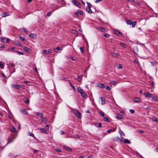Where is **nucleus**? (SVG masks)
<instances>
[{
  "label": "nucleus",
  "instance_id": "nucleus-56",
  "mask_svg": "<svg viewBox=\"0 0 158 158\" xmlns=\"http://www.w3.org/2000/svg\"><path fill=\"white\" fill-rule=\"evenodd\" d=\"M51 14H52L51 12H48V13L47 14V15L49 17L51 15Z\"/></svg>",
  "mask_w": 158,
  "mask_h": 158
},
{
  "label": "nucleus",
  "instance_id": "nucleus-40",
  "mask_svg": "<svg viewBox=\"0 0 158 158\" xmlns=\"http://www.w3.org/2000/svg\"><path fill=\"white\" fill-rule=\"evenodd\" d=\"M80 50L81 51V52L82 53H83L84 52V48L82 47H81L80 48Z\"/></svg>",
  "mask_w": 158,
  "mask_h": 158
},
{
  "label": "nucleus",
  "instance_id": "nucleus-13",
  "mask_svg": "<svg viewBox=\"0 0 158 158\" xmlns=\"http://www.w3.org/2000/svg\"><path fill=\"white\" fill-rule=\"evenodd\" d=\"M113 139L114 141H117L118 142H122L123 141L122 139H120L119 138V137L118 136H116L115 137H114V138Z\"/></svg>",
  "mask_w": 158,
  "mask_h": 158
},
{
  "label": "nucleus",
  "instance_id": "nucleus-58",
  "mask_svg": "<svg viewBox=\"0 0 158 158\" xmlns=\"http://www.w3.org/2000/svg\"><path fill=\"white\" fill-rule=\"evenodd\" d=\"M10 65L12 67H14L15 66V65L13 63H10Z\"/></svg>",
  "mask_w": 158,
  "mask_h": 158
},
{
  "label": "nucleus",
  "instance_id": "nucleus-2",
  "mask_svg": "<svg viewBox=\"0 0 158 158\" xmlns=\"http://www.w3.org/2000/svg\"><path fill=\"white\" fill-rule=\"evenodd\" d=\"M36 115L37 116H39L40 117L41 119V121L42 122H44L45 123H48V120L47 118H43V114L41 113L37 112Z\"/></svg>",
  "mask_w": 158,
  "mask_h": 158
},
{
  "label": "nucleus",
  "instance_id": "nucleus-23",
  "mask_svg": "<svg viewBox=\"0 0 158 158\" xmlns=\"http://www.w3.org/2000/svg\"><path fill=\"white\" fill-rule=\"evenodd\" d=\"M20 111L23 114H28V112L26 111L25 109H21L20 110Z\"/></svg>",
  "mask_w": 158,
  "mask_h": 158
},
{
  "label": "nucleus",
  "instance_id": "nucleus-45",
  "mask_svg": "<svg viewBox=\"0 0 158 158\" xmlns=\"http://www.w3.org/2000/svg\"><path fill=\"white\" fill-rule=\"evenodd\" d=\"M153 120L154 121L156 122L157 123H158V120L157 119L156 117H154L153 118Z\"/></svg>",
  "mask_w": 158,
  "mask_h": 158
},
{
  "label": "nucleus",
  "instance_id": "nucleus-52",
  "mask_svg": "<svg viewBox=\"0 0 158 158\" xmlns=\"http://www.w3.org/2000/svg\"><path fill=\"white\" fill-rule=\"evenodd\" d=\"M131 114H133L135 112V111L134 110L132 109H130L129 110Z\"/></svg>",
  "mask_w": 158,
  "mask_h": 158
},
{
  "label": "nucleus",
  "instance_id": "nucleus-9",
  "mask_svg": "<svg viewBox=\"0 0 158 158\" xmlns=\"http://www.w3.org/2000/svg\"><path fill=\"white\" fill-rule=\"evenodd\" d=\"M40 130L42 133L46 134H48V131L44 128H41L40 129Z\"/></svg>",
  "mask_w": 158,
  "mask_h": 158
},
{
  "label": "nucleus",
  "instance_id": "nucleus-4",
  "mask_svg": "<svg viewBox=\"0 0 158 158\" xmlns=\"http://www.w3.org/2000/svg\"><path fill=\"white\" fill-rule=\"evenodd\" d=\"M74 113L77 117L81 118V113L78 110H75L74 111Z\"/></svg>",
  "mask_w": 158,
  "mask_h": 158
},
{
  "label": "nucleus",
  "instance_id": "nucleus-64",
  "mask_svg": "<svg viewBox=\"0 0 158 158\" xmlns=\"http://www.w3.org/2000/svg\"><path fill=\"white\" fill-rule=\"evenodd\" d=\"M88 157L89 158H93V156L92 155H90L88 156Z\"/></svg>",
  "mask_w": 158,
  "mask_h": 158
},
{
  "label": "nucleus",
  "instance_id": "nucleus-12",
  "mask_svg": "<svg viewBox=\"0 0 158 158\" xmlns=\"http://www.w3.org/2000/svg\"><path fill=\"white\" fill-rule=\"evenodd\" d=\"M144 96L147 98H150L152 96V94L149 92H146L143 94Z\"/></svg>",
  "mask_w": 158,
  "mask_h": 158
},
{
  "label": "nucleus",
  "instance_id": "nucleus-30",
  "mask_svg": "<svg viewBox=\"0 0 158 158\" xmlns=\"http://www.w3.org/2000/svg\"><path fill=\"white\" fill-rule=\"evenodd\" d=\"M63 147L68 151H72V149L68 147L64 146Z\"/></svg>",
  "mask_w": 158,
  "mask_h": 158
},
{
  "label": "nucleus",
  "instance_id": "nucleus-49",
  "mask_svg": "<svg viewBox=\"0 0 158 158\" xmlns=\"http://www.w3.org/2000/svg\"><path fill=\"white\" fill-rule=\"evenodd\" d=\"M103 119H104V121L106 122H109V121H108V118L106 117H105Z\"/></svg>",
  "mask_w": 158,
  "mask_h": 158
},
{
  "label": "nucleus",
  "instance_id": "nucleus-24",
  "mask_svg": "<svg viewBox=\"0 0 158 158\" xmlns=\"http://www.w3.org/2000/svg\"><path fill=\"white\" fill-rule=\"evenodd\" d=\"M134 101L136 102H141L140 99L138 98H135L133 99Z\"/></svg>",
  "mask_w": 158,
  "mask_h": 158
},
{
  "label": "nucleus",
  "instance_id": "nucleus-18",
  "mask_svg": "<svg viewBox=\"0 0 158 158\" xmlns=\"http://www.w3.org/2000/svg\"><path fill=\"white\" fill-rule=\"evenodd\" d=\"M114 32L115 34L118 35L119 36H120L122 34L121 32L116 29L114 30Z\"/></svg>",
  "mask_w": 158,
  "mask_h": 158
},
{
  "label": "nucleus",
  "instance_id": "nucleus-54",
  "mask_svg": "<svg viewBox=\"0 0 158 158\" xmlns=\"http://www.w3.org/2000/svg\"><path fill=\"white\" fill-rule=\"evenodd\" d=\"M4 67V65L0 61V68H2Z\"/></svg>",
  "mask_w": 158,
  "mask_h": 158
},
{
  "label": "nucleus",
  "instance_id": "nucleus-31",
  "mask_svg": "<svg viewBox=\"0 0 158 158\" xmlns=\"http://www.w3.org/2000/svg\"><path fill=\"white\" fill-rule=\"evenodd\" d=\"M54 50L55 52H56L57 51L59 50H61L62 49H61L59 47H57L56 48H55L54 49Z\"/></svg>",
  "mask_w": 158,
  "mask_h": 158
},
{
  "label": "nucleus",
  "instance_id": "nucleus-47",
  "mask_svg": "<svg viewBox=\"0 0 158 158\" xmlns=\"http://www.w3.org/2000/svg\"><path fill=\"white\" fill-rule=\"evenodd\" d=\"M24 82L27 85H30V82L29 81H24Z\"/></svg>",
  "mask_w": 158,
  "mask_h": 158
},
{
  "label": "nucleus",
  "instance_id": "nucleus-26",
  "mask_svg": "<svg viewBox=\"0 0 158 158\" xmlns=\"http://www.w3.org/2000/svg\"><path fill=\"white\" fill-rule=\"evenodd\" d=\"M112 56H113L118 58L119 56V55L117 53L113 52L112 53Z\"/></svg>",
  "mask_w": 158,
  "mask_h": 158
},
{
  "label": "nucleus",
  "instance_id": "nucleus-15",
  "mask_svg": "<svg viewBox=\"0 0 158 158\" xmlns=\"http://www.w3.org/2000/svg\"><path fill=\"white\" fill-rule=\"evenodd\" d=\"M100 99L101 100V104L102 105H104L105 103V99L104 98L100 97Z\"/></svg>",
  "mask_w": 158,
  "mask_h": 158
},
{
  "label": "nucleus",
  "instance_id": "nucleus-21",
  "mask_svg": "<svg viewBox=\"0 0 158 158\" xmlns=\"http://www.w3.org/2000/svg\"><path fill=\"white\" fill-rule=\"evenodd\" d=\"M29 36L33 39H35L36 38V35L34 34H29Z\"/></svg>",
  "mask_w": 158,
  "mask_h": 158
},
{
  "label": "nucleus",
  "instance_id": "nucleus-35",
  "mask_svg": "<svg viewBox=\"0 0 158 158\" xmlns=\"http://www.w3.org/2000/svg\"><path fill=\"white\" fill-rule=\"evenodd\" d=\"M123 68L122 65L121 64H118L117 66V69H122Z\"/></svg>",
  "mask_w": 158,
  "mask_h": 158
},
{
  "label": "nucleus",
  "instance_id": "nucleus-25",
  "mask_svg": "<svg viewBox=\"0 0 158 158\" xmlns=\"http://www.w3.org/2000/svg\"><path fill=\"white\" fill-rule=\"evenodd\" d=\"M110 84L111 85L115 86L117 84V82L116 81H111L110 82Z\"/></svg>",
  "mask_w": 158,
  "mask_h": 158
},
{
  "label": "nucleus",
  "instance_id": "nucleus-8",
  "mask_svg": "<svg viewBox=\"0 0 158 158\" xmlns=\"http://www.w3.org/2000/svg\"><path fill=\"white\" fill-rule=\"evenodd\" d=\"M72 3L74 5L77 6L78 7L80 8L81 7V5L79 3L77 2V1H72Z\"/></svg>",
  "mask_w": 158,
  "mask_h": 158
},
{
  "label": "nucleus",
  "instance_id": "nucleus-50",
  "mask_svg": "<svg viewBox=\"0 0 158 158\" xmlns=\"http://www.w3.org/2000/svg\"><path fill=\"white\" fill-rule=\"evenodd\" d=\"M99 113L100 114L102 115V116L104 117L105 115L104 114V113L103 112L100 111L99 112Z\"/></svg>",
  "mask_w": 158,
  "mask_h": 158
},
{
  "label": "nucleus",
  "instance_id": "nucleus-20",
  "mask_svg": "<svg viewBox=\"0 0 158 158\" xmlns=\"http://www.w3.org/2000/svg\"><path fill=\"white\" fill-rule=\"evenodd\" d=\"M116 117L117 119H122L123 118V116L119 114H116Z\"/></svg>",
  "mask_w": 158,
  "mask_h": 158
},
{
  "label": "nucleus",
  "instance_id": "nucleus-27",
  "mask_svg": "<svg viewBox=\"0 0 158 158\" xmlns=\"http://www.w3.org/2000/svg\"><path fill=\"white\" fill-rule=\"evenodd\" d=\"M70 32L72 33L76 34L77 36L78 35V34H77V31L75 30L72 29L71 30Z\"/></svg>",
  "mask_w": 158,
  "mask_h": 158
},
{
  "label": "nucleus",
  "instance_id": "nucleus-44",
  "mask_svg": "<svg viewBox=\"0 0 158 158\" xmlns=\"http://www.w3.org/2000/svg\"><path fill=\"white\" fill-rule=\"evenodd\" d=\"M19 39L22 41H24L25 39L24 37H22L21 36H19Z\"/></svg>",
  "mask_w": 158,
  "mask_h": 158
},
{
  "label": "nucleus",
  "instance_id": "nucleus-1",
  "mask_svg": "<svg viewBox=\"0 0 158 158\" xmlns=\"http://www.w3.org/2000/svg\"><path fill=\"white\" fill-rule=\"evenodd\" d=\"M78 91L80 94L81 96L84 98H86L87 95L86 93L80 87H78L77 88Z\"/></svg>",
  "mask_w": 158,
  "mask_h": 158
},
{
  "label": "nucleus",
  "instance_id": "nucleus-6",
  "mask_svg": "<svg viewBox=\"0 0 158 158\" xmlns=\"http://www.w3.org/2000/svg\"><path fill=\"white\" fill-rule=\"evenodd\" d=\"M23 50L29 53V54H31V50L28 47L26 46H23Z\"/></svg>",
  "mask_w": 158,
  "mask_h": 158
},
{
  "label": "nucleus",
  "instance_id": "nucleus-28",
  "mask_svg": "<svg viewBox=\"0 0 158 158\" xmlns=\"http://www.w3.org/2000/svg\"><path fill=\"white\" fill-rule=\"evenodd\" d=\"M86 10L89 14L92 13H93L92 10L90 9V7H87V8H86Z\"/></svg>",
  "mask_w": 158,
  "mask_h": 158
},
{
  "label": "nucleus",
  "instance_id": "nucleus-33",
  "mask_svg": "<svg viewBox=\"0 0 158 158\" xmlns=\"http://www.w3.org/2000/svg\"><path fill=\"white\" fill-rule=\"evenodd\" d=\"M27 135H29V136H30L31 137H33L34 138H35V137L34 135L32 133H31V132H30L29 131L27 132Z\"/></svg>",
  "mask_w": 158,
  "mask_h": 158
},
{
  "label": "nucleus",
  "instance_id": "nucleus-22",
  "mask_svg": "<svg viewBox=\"0 0 158 158\" xmlns=\"http://www.w3.org/2000/svg\"><path fill=\"white\" fill-rule=\"evenodd\" d=\"M133 51L135 54H137L136 52L138 51V49L137 47L136 46H135L133 48Z\"/></svg>",
  "mask_w": 158,
  "mask_h": 158
},
{
  "label": "nucleus",
  "instance_id": "nucleus-51",
  "mask_svg": "<svg viewBox=\"0 0 158 158\" xmlns=\"http://www.w3.org/2000/svg\"><path fill=\"white\" fill-rule=\"evenodd\" d=\"M104 36L106 37V38H108L109 37L110 35H109L108 34H105L104 35Z\"/></svg>",
  "mask_w": 158,
  "mask_h": 158
},
{
  "label": "nucleus",
  "instance_id": "nucleus-63",
  "mask_svg": "<svg viewBox=\"0 0 158 158\" xmlns=\"http://www.w3.org/2000/svg\"><path fill=\"white\" fill-rule=\"evenodd\" d=\"M70 58L73 60H75V59L74 58V57H73V56H71L70 57Z\"/></svg>",
  "mask_w": 158,
  "mask_h": 158
},
{
  "label": "nucleus",
  "instance_id": "nucleus-62",
  "mask_svg": "<svg viewBox=\"0 0 158 158\" xmlns=\"http://www.w3.org/2000/svg\"><path fill=\"white\" fill-rule=\"evenodd\" d=\"M33 151H34V153H36V152H38V151L37 150H35V149H33Z\"/></svg>",
  "mask_w": 158,
  "mask_h": 158
},
{
  "label": "nucleus",
  "instance_id": "nucleus-39",
  "mask_svg": "<svg viewBox=\"0 0 158 158\" xmlns=\"http://www.w3.org/2000/svg\"><path fill=\"white\" fill-rule=\"evenodd\" d=\"M11 131L13 132H16V129L15 128L13 127L11 129Z\"/></svg>",
  "mask_w": 158,
  "mask_h": 158
},
{
  "label": "nucleus",
  "instance_id": "nucleus-17",
  "mask_svg": "<svg viewBox=\"0 0 158 158\" xmlns=\"http://www.w3.org/2000/svg\"><path fill=\"white\" fill-rule=\"evenodd\" d=\"M0 15L2 17H5L9 15V14L8 13L6 12L1 13Z\"/></svg>",
  "mask_w": 158,
  "mask_h": 158
},
{
  "label": "nucleus",
  "instance_id": "nucleus-32",
  "mask_svg": "<svg viewBox=\"0 0 158 158\" xmlns=\"http://www.w3.org/2000/svg\"><path fill=\"white\" fill-rule=\"evenodd\" d=\"M124 142L125 143H127L128 144H130L131 143V142L127 139H125Z\"/></svg>",
  "mask_w": 158,
  "mask_h": 158
},
{
  "label": "nucleus",
  "instance_id": "nucleus-42",
  "mask_svg": "<svg viewBox=\"0 0 158 158\" xmlns=\"http://www.w3.org/2000/svg\"><path fill=\"white\" fill-rule=\"evenodd\" d=\"M134 2L135 4H137L139 6L140 5V3L138 2V1H133Z\"/></svg>",
  "mask_w": 158,
  "mask_h": 158
},
{
  "label": "nucleus",
  "instance_id": "nucleus-61",
  "mask_svg": "<svg viewBox=\"0 0 158 158\" xmlns=\"http://www.w3.org/2000/svg\"><path fill=\"white\" fill-rule=\"evenodd\" d=\"M112 130H112V129H109V130H107V132L108 133H110V132H111V131H112Z\"/></svg>",
  "mask_w": 158,
  "mask_h": 158
},
{
  "label": "nucleus",
  "instance_id": "nucleus-3",
  "mask_svg": "<svg viewBox=\"0 0 158 158\" xmlns=\"http://www.w3.org/2000/svg\"><path fill=\"white\" fill-rule=\"evenodd\" d=\"M125 21L127 24L131 25L132 27H134L137 24V22L136 21L132 22L129 19H126Z\"/></svg>",
  "mask_w": 158,
  "mask_h": 158
},
{
  "label": "nucleus",
  "instance_id": "nucleus-7",
  "mask_svg": "<svg viewBox=\"0 0 158 158\" xmlns=\"http://www.w3.org/2000/svg\"><path fill=\"white\" fill-rule=\"evenodd\" d=\"M52 50L49 49L48 50H44L42 52V53L43 54L47 55L52 53Z\"/></svg>",
  "mask_w": 158,
  "mask_h": 158
},
{
  "label": "nucleus",
  "instance_id": "nucleus-38",
  "mask_svg": "<svg viewBox=\"0 0 158 158\" xmlns=\"http://www.w3.org/2000/svg\"><path fill=\"white\" fill-rule=\"evenodd\" d=\"M82 76H78L77 77L78 81H81L82 80Z\"/></svg>",
  "mask_w": 158,
  "mask_h": 158
},
{
  "label": "nucleus",
  "instance_id": "nucleus-29",
  "mask_svg": "<svg viewBox=\"0 0 158 158\" xmlns=\"http://www.w3.org/2000/svg\"><path fill=\"white\" fill-rule=\"evenodd\" d=\"M152 98L153 100H154L155 101H157L158 99L156 96H155L154 94H152V96L151 97Z\"/></svg>",
  "mask_w": 158,
  "mask_h": 158
},
{
  "label": "nucleus",
  "instance_id": "nucleus-43",
  "mask_svg": "<svg viewBox=\"0 0 158 158\" xmlns=\"http://www.w3.org/2000/svg\"><path fill=\"white\" fill-rule=\"evenodd\" d=\"M17 54H19V55H23L24 54L23 52H19V51H15Z\"/></svg>",
  "mask_w": 158,
  "mask_h": 158
},
{
  "label": "nucleus",
  "instance_id": "nucleus-34",
  "mask_svg": "<svg viewBox=\"0 0 158 158\" xmlns=\"http://www.w3.org/2000/svg\"><path fill=\"white\" fill-rule=\"evenodd\" d=\"M95 126L98 127H102V125L101 123H96L95 124Z\"/></svg>",
  "mask_w": 158,
  "mask_h": 158
},
{
  "label": "nucleus",
  "instance_id": "nucleus-19",
  "mask_svg": "<svg viewBox=\"0 0 158 158\" xmlns=\"http://www.w3.org/2000/svg\"><path fill=\"white\" fill-rule=\"evenodd\" d=\"M14 43L15 45L20 47L22 46V44H21L17 40L14 41Z\"/></svg>",
  "mask_w": 158,
  "mask_h": 158
},
{
  "label": "nucleus",
  "instance_id": "nucleus-11",
  "mask_svg": "<svg viewBox=\"0 0 158 158\" xmlns=\"http://www.w3.org/2000/svg\"><path fill=\"white\" fill-rule=\"evenodd\" d=\"M97 85L100 88L104 89L105 88V85L104 84L101 83H98L97 84Z\"/></svg>",
  "mask_w": 158,
  "mask_h": 158
},
{
  "label": "nucleus",
  "instance_id": "nucleus-57",
  "mask_svg": "<svg viewBox=\"0 0 158 158\" xmlns=\"http://www.w3.org/2000/svg\"><path fill=\"white\" fill-rule=\"evenodd\" d=\"M87 3L88 6V7H90L91 6V4L87 2Z\"/></svg>",
  "mask_w": 158,
  "mask_h": 158
},
{
  "label": "nucleus",
  "instance_id": "nucleus-55",
  "mask_svg": "<svg viewBox=\"0 0 158 158\" xmlns=\"http://www.w3.org/2000/svg\"><path fill=\"white\" fill-rule=\"evenodd\" d=\"M22 31H24V32H26V33L27 32V30H26L24 28H22Z\"/></svg>",
  "mask_w": 158,
  "mask_h": 158
},
{
  "label": "nucleus",
  "instance_id": "nucleus-16",
  "mask_svg": "<svg viewBox=\"0 0 158 158\" xmlns=\"http://www.w3.org/2000/svg\"><path fill=\"white\" fill-rule=\"evenodd\" d=\"M97 29H98V30L102 32H105L106 30L105 28L100 27H98L97 28Z\"/></svg>",
  "mask_w": 158,
  "mask_h": 158
},
{
  "label": "nucleus",
  "instance_id": "nucleus-41",
  "mask_svg": "<svg viewBox=\"0 0 158 158\" xmlns=\"http://www.w3.org/2000/svg\"><path fill=\"white\" fill-rule=\"evenodd\" d=\"M69 84L70 85V86H71V87L73 88V89L74 90H75V87L72 85L71 83L70 82V81H69Z\"/></svg>",
  "mask_w": 158,
  "mask_h": 158
},
{
  "label": "nucleus",
  "instance_id": "nucleus-14",
  "mask_svg": "<svg viewBox=\"0 0 158 158\" xmlns=\"http://www.w3.org/2000/svg\"><path fill=\"white\" fill-rule=\"evenodd\" d=\"M83 14V12L81 10H78V11L76 12H75V14L77 16H78V15H82Z\"/></svg>",
  "mask_w": 158,
  "mask_h": 158
},
{
  "label": "nucleus",
  "instance_id": "nucleus-60",
  "mask_svg": "<svg viewBox=\"0 0 158 158\" xmlns=\"http://www.w3.org/2000/svg\"><path fill=\"white\" fill-rule=\"evenodd\" d=\"M75 137L77 138H80V136L79 135H75Z\"/></svg>",
  "mask_w": 158,
  "mask_h": 158
},
{
  "label": "nucleus",
  "instance_id": "nucleus-37",
  "mask_svg": "<svg viewBox=\"0 0 158 158\" xmlns=\"http://www.w3.org/2000/svg\"><path fill=\"white\" fill-rule=\"evenodd\" d=\"M24 102L28 104L29 102V101L28 99L27 98H25V100L24 101Z\"/></svg>",
  "mask_w": 158,
  "mask_h": 158
},
{
  "label": "nucleus",
  "instance_id": "nucleus-46",
  "mask_svg": "<svg viewBox=\"0 0 158 158\" xmlns=\"http://www.w3.org/2000/svg\"><path fill=\"white\" fill-rule=\"evenodd\" d=\"M55 150L57 152H61V150L59 148H56Z\"/></svg>",
  "mask_w": 158,
  "mask_h": 158
},
{
  "label": "nucleus",
  "instance_id": "nucleus-59",
  "mask_svg": "<svg viewBox=\"0 0 158 158\" xmlns=\"http://www.w3.org/2000/svg\"><path fill=\"white\" fill-rule=\"evenodd\" d=\"M45 127L46 128H47V130H48H48H49V125H46L45 126Z\"/></svg>",
  "mask_w": 158,
  "mask_h": 158
},
{
  "label": "nucleus",
  "instance_id": "nucleus-5",
  "mask_svg": "<svg viewBox=\"0 0 158 158\" xmlns=\"http://www.w3.org/2000/svg\"><path fill=\"white\" fill-rule=\"evenodd\" d=\"M1 41L4 43H8L9 41V39L7 38H6L4 37L1 38Z\"/></svg>",
  "mask_w": 158,
  "mask_h": 158
},
{
  "label": "nucleus",
  "instance_id": "nucleus-53",
  "mask_svg": "<svg viewBox=\"0 0 158 158\" xmlns=\"http://www.w3.org/2000/svg\"><path fill=\"white\" fill-rule=\"evenodd\" d=\"M106 89L107 90L110 91L111 89L110 88L109 86H107L106 88Z\"/></svg>",
  "mask_w": 158,
  "mask_h": 158
},
{
  "label": "nucleus",
  "instance_id": "nucleus-36",
  "mask_svg": "<svg viewBox=\"0 0 158 158\" xmlns=\"http://www.w3.org/2000/svg\"><path fill=\"white\" fill-rule=\"evenodd\" d=\"M119 133H120V134L121 136H125V134L121 130H119Z\"/></svg>",
  "mask_w": 158,
  "mask_h": 158
},
{
  "label": "nucleus",
  "instance_id": "nucleus-48",
  "mask_svg": "<svg viewBox=\"0 0 158 158\" xmlns=\"http://www.w3.org/2000/svg\"><path fill=\"white\" fill-rule=\"evenodd\" d=\"M120 45L121 46L124 48H125L126 46V45H125V44L124 43H120Z\"/></svg>",
  "mask_w": 158,
  "mask_h": 158
},
{
  "label": "nucleus",
  "instance_id": "nucleus-10",
  "mask_svg": "<svg viewBox=\"0 0 158 158\" xmlns=\"http://www.w3.org/2000/svg\"><path fill=\"white\" fill-rule=\"evenodd\" d=\"M11 86L12 88H15L17 89H19L20 88V85H15V84H12L11 85Z\"/></svg>",
  "mask_w": 158,
  "mask_h": 158
}]
</instances>
